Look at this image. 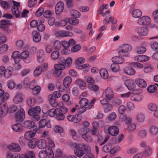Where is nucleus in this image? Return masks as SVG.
I'll list each match as a JSON object with an SVG mask.
<instances>
[{
  "mask_svg": "<svg viewBox=\"0 0 158 158\" xmlns=\"http://www.w3.org/2000/svg\"><path fill=\"white\" fill-rule=\"evenodd\" d=\"M92 125L93 128L90 130V132L93 135H94L97 133L98 127H102L104 125V123L101 120L98 122L94 121L92 123Z\"/></svg>",
  "mask_w": 158,
  "mask_h": 158,
  "instance_id": "423d86ee",
  "label": "nucleus"
},
{
  "mask_svg": "<svg viewBox=\"0 0 158 158\" xmlns=\"http://www.w3.org/2000/svg\"><path fill=\"white\" fill-rule=\"evenodd\" d=\"M157 90V87L155 84L151 85L149 86L147 88V90L149 93H153Z\"/></svg>",
  "mask_w": 158,
  "mask_h": 158,
  "instance_id": "864d4df0",
  "label": "nucleus"
},
{
  "mask_svg": "<svg viewBox=\"0 0 158 158\" xmlns=\"http://www.w3.org/2000/svg\"><path fill=\"white\" fill-rule=\"evenodd\" d=\"M41 110L40 106H36L29 109L28 111V114L32 118L34 121H37L40 119V116L39 114Z\"/></svg>",
  "mask_w": 158,
  "mask_h": 158,
  "instance_id": "f03ea898",
  "label": "nucleus"
},
{
  "mask_svg": "<svg viewBox=\"0 0 158 158\" xmlns=\"http://www.w3.org/2000/svg\"><path fill=\"white\" fill-rule=\"evenodd\" d=\"M132 16L135 18H139L142 15L141 11L139 9L133 10L131 12Z\"/></svg>",
  "mask_w": 158,
  "mask_h": 158,
  "instance_id": "c9c22d12",
  "label": "nucleus"
},
{
  "mask_svg": "<svg viewBox=\"0 0 158 158\" xmlns=\"http://www.w3.org/2000/svg\"><path fill=\"white\" fill-rule=\"evenodd\" d=\"M118 54L120 56L123 57H129L130 56L129 52L120 48L119 49Z\"/></svg>",
  "mask_w": 158,
  "mask_h": 158,
  "instance_id": "6e6d98bb",
  "label": "nucleus"
},
{
  "mask_svg": "<svg viewBox=\"0 0 158 158\" xmlns=\"http://www.w3.org/2000/svg\"><path fill=\"white\" fill-rule=\"evenodd\" d=\"M16 47L18 50H20L23 47L24 43L22 40H20L17 41L15 43Z\"/></svg>",
  "mask_w": 158,
  "mask_h": 158,
  "instance_id": "0e129e2a",
  "label": "nucleus"
},
{
  "mask_svg": "<svg viewBox=\"0 0 158 158\" xmlns=\"http://www.w3.org/2000/svg\"><path fill=\"white\" fill-rule=\"evenodd\" d=\"M38 142V140L36 139H32L28 143V146L31 148H34L35 147Z\"/></svg>",
  "mask_w": 158,
  "mask_h": 158,
  "instance_id": "a18cd8bd",
  "label": "nucleus"
},
{
  "mask_svg": "<svg viewBox=\"0 0 158 158\" xmlns=\"http://www.w3.org/2000/svg\"><path fill=\"white\" fill-rule=\"evenodd\" d=\"M48 98L49 102L52 106L56 107L57 106V101L52 95H49Z\"/></svg>",
  "mask_w": 158,
  "mask_h": 158,
  "instance_id": "a19ab883",
  "label": "nucleus"
},
{
  "mask_svg": "<svg viewBox=\"0 0 158 158\" xmlns=\"http://www.w3.org/2000/svg\"><path fill=\"white\" fill-rule=\"evenodd\" d=\"M151 48L154 51L158 52V42L156 41H153L150 44Z\"/></svg>",
  "mask_w": 158,
  "mask_h": 158,
  "instance_id": "680f3d73",
  "label": "nucleus"
},
{
  "mask_svg": "<svg viewBox=\"0 0 158 158\" xmlns=\"http://www.w3.org/2000/svg\"><path fill=\"white\" fill-rule=\"evenodd\" d=\"M12 128L15 132H20L23 130V128L22 124L20 123H17L12 125Z\"/></svg>",
  "mask_w": 158,
  "mask_h": 158,
  "instance_id": "2f4dec72",
  "label": "nucleus"
},
{
  "mask_svg": "<svg viewBox=\"0 0 158 158\" xmlns=\"http://www.w3.org/2000/svg\"><path fill=\"white\" fill-rule=\"evenodd\" d=\"M120 119L122 121H125L127 124L131 123L132 120L131 117L125 114L121 115L120 117Z\"/></svg>",
  "mask_w": 158,
  "mask_h": 158,
  "instance_id": "49530a36",
  "label": "nucleus"
},
{
  "mask_svg": "<svg viewBox=\"0 0 158 158\" xmlns=\"http://www.w3.org/2000/svg\"><path fill=\"white\" fill-rule=\"evenodd\" d=\"M16 120L19 122L23 120L25 118V111L23 109L20 108L15 114Z\"/></svg>",
  "mask_w": 158,
  "mask_h": 158,
  "instance_id": "f3484780",
  "label": "nucleus"
},
{
  "mask_svg": "<svg viewBox=\"0 0 158 158\" xmlns=\"http://www.w3.org/2000/svg\"><path fill=\"white\" fill-rule=\"evenodd\" d=\"M13 5L12 8V12L13 14L16 17H19L20 15V12L18 8V6L20 5V3L19 2L13 1Z\"/></svg>",
  "mask_w": 158,
  "mask_h": 158,
  "instance_id": "9b49d317",
  "label": "nucleus"
},
{
  "mask_svg": "<svg viewBox=\"0 0 158 158\" xmlns=\"http://www.w3.org/2000/svg\"><path fill=\"white\" fill-rule=\"evenodd\" d=\"M125 84L128 89L131 90L135 89L136 87V85L133 80L128 79L125 82Z\"/></svg>",
  "mask_w": 158,
  "mask_h": 158,
  "instance_id": "5701e85b",
  "label": "nucleus"
},
{
  "mask_svg": "<svg viewBox=\"0 0 158 158\" xmlns=\"http://www.w3.org/2000/svg\"><path fill=\"white\" fill-rule=\"evenodd\" d=\"M151 19L148 16L145 15L139 18L137 20V23L139 25L149 26L151 23Z\"/></svg>",
  "mask_w": 158,
  "mask_h": 158,
  "instance_id": "39448f33",
  "label": "nucleus"
},
{
  "mask_svg": "<svg viewBox=\"0 0 158 158\" xmlns=\"http://www.w3.org/2000/svg\"><path fill=\"white\" fill-rule=\"evenodd\" d=\"M19 155L21 154H13L10 152H8L6 153V158H19Z\"/></svg>",
  "mask_w": 158,
  "mask_h": 158,
  "instance_id": "338daca9",
  "label": "nucleus"
},
{
  "mask_svg": "<svg viewBox=\"0 0 158 158\" xmlns=\"http://www.w3.org/2000/svg\"><path fill=\"white\" fill-rule=\"evenodd\" d=\"M36 101V99L31 96L28 97L27 99V102L29 106L31 107L34 106Z\"/></svg>",
  "mask_w": 158,
  "mask_h": 158,
  "instance_id": "58836bf2",
  "label": "nucleus"
},
{
  "mask_svg": "<svg viewBox=\"0 0 158 158\" xmlns=\"http://www.w3.org/2000/svg\"><path fill=\"white\" fill-rule=\"evenodd\" d=\"M119 48L128 52L131 51L132 49L131 46L128 44H125L122 45Z\"/></svg>",
  "mask_w": 158,
  "mask_h": 158,
  "instance_id": "e2e57ef3",
  "label": "nucleus"
},
{
  "mask_svg": "<svg viewBox=\"0 0 158 158\" xmlns=\"http://www.w3.org/2000/svg\"><path fill=\"white\" fill-rule=\"evenodd\" d=\"M53 131L56 133H61L64 131V130L61 126L57 125L54 126Z\"/></svg>",
  "mask_w": 158,
  "mask_h": 158,
  "instance_id": "bf43d9fd",
  "label": "nucleus"
},
{
  "mask_svg": "<svg viewBox=\"0 0 158 158\" xmlns=\"http://www.w3.org/2000/svg\"><path fill=\"white\" fill-rule=\"evenodd\" d=\"M24 96L22 93L18 92L14 96L13 99L14 103L16 104L22 103L23 102Z\"/></svg>",
  "mask_w": 158,
  "mask_h": 158,
  "instance_id": "ddd939ff",
  "label": "nucleus"
},
{
  "mask_svg": "<svg viewBox=\"0 0 158 158\" xmlns=\"http://www.w3.org/2000/svg\"><path fill=\"white\" fill-rule=\"evenodd\" d=\"M11 57L14 60L16 64H18L21 60L20 53L18 51L13 52L11 54Z\"/></svg>",
  "mask_w": 158,
  "mask_h": 158,
  "instance_id": "aec40b11",
  "label": "nucleus"
},
{
  "mask_svg": "<svg viewBox=\"0 0 158 158\" xmlns=\"http://www.w3.org/2000/svg\"><path fill=\"white\" fill-rule=\"evenodd\" d=\"M150 133L153 135H155L158 133V127L156 125H153L149 128Z\"/></svg>",
  "mask_w": 158,
  "mask_h": 158,
  "instance_id": "de8ad7c7",
  "label": "nucleus"
},
{
  "mask_svg": "<svg viewBox=\"0 0 158 158\" xmlns=\"http://www.w3.org/2000/svg\"><path fill=\"white\" fill-rule=\"evenodd\" d=\"M38 156L39 158H52L54 156V153L51 148H47L40 151Z\"/></svg>",
  "mask_w": 158,
  "mask_h": 158,
  "instance_id": "7ed1b4c3",
  "label": "nucleus"
},
{
  "mask_svg": "<svg viewBox=\"0 0 158 158\" xmlns=\"http://www.w3.org/2000/svg\"><path fill=\"white\" fill-rule=\"evenodd\" d=\"M76 84L79 86L80 89L83 90L85 89L87 85L86 82L81 79H77L76 81Z\"/></svg>",
  "mask_w": 158,
  "mask_h": 158,
  "instance_id": "cd10ccee",
  "label": "nucleus"
},
{
  "mask_svg": "<svg viewBox=\"0 0 158 158\" xmlns=\"http://www.w3.org/2000/svg\"><path fill=\"white\" fill-rule=\"evenodd\" d=\"M147 108L150 111L154 112L158 109V106L155 103L150 102L148 104Z\"/></svg>",
  "mask_w": 158,
  "mask_h": 158,
  "instance_id": "ea45409f",
  "label": "nucleus"
},
{
  "mask_svg": "<svg viewBox=\"0 0 158 158\" xmlns=\"http://www.w3.org/2000/svg\"><path fill=\"white\" fill-rule=\"evenodd\" d=\"M135 82L136 85L139 87L144 88L147 86V83L144 80L141 78L135 79Z\"/></svg>",
  "mask_w": 158,
  "mask_h": 158,
  "instance_id": "a878e982",
  "label": "nucleus"
},
{
  "mask_svg": "<svg viewBox=\"0 0 158 158\" xmlns=\"http://www.w3.org/2000/svg\"><path fill=\"white\" fill-rule=\"evenodd\" d=\"M9 109L7 104L6 103H2L0 105V117L2 118L7 114Z\"/></svg>",
  "mask_w": 158,
  "mask_h": 158,
  "instance_id": "4468645a",
  "label": "nucleus"
},
{
  "mask_svg": "<svg viewBox=\"0 0 158 158\" xmlns=\"http://www.w3.org/2000/svg\"><path fill=\"white\" fill-rule=\"evenodd\" d=\"M55 118L58 121H61L63 120L65 118L64 115L63 113L60 111V110L59 109L57 112L56 113Z\"/></svg>",
  "mask_w": 158,
  "mask_h": 158,
  "instance_id": "37998d69",
  "label": "nucleus"
},
{
  "mask_svg": "<svg viewBox=\"0 0 158 158\" xmlns=\"http://www.w3.org/2000/svg\"><path fill=\"white\" fill-rule=\"evenodd\" d=\"M45 59V54L43 49H40L37 51L36 53V60L38 63H41Z\"/></svg>",
  "mask_w": 158,
  "mask_h": 158,
  "instance_id": "6e6552de",
  "label": "nucleus"
},
{
  "mask_svg": "<svg viewBox=\"0 0 158 158\" xmlns=\"http://www.w3.org/2000/svg\"><path fill=\"white\" fill-rule=\"evenodd\" d=\"M112 61L114 63L118 65L123 63L125 60L121 56H115L112 58Z\"/></svg>",
  "mask_w": 158,
  "mask_h": 158,
  "instance_id": "c756f323",
  "label": "nucleus"
},
{
  "mask_svg": "<svg viewBox=\"0 0 158 158\" xmlns=\"http://www.w3.org/2000/svg\"><path fill=\"white\" fill-rule=\"evenodd\" d=\"M10 23V21L8 20H3L1 21L0 25V28L6 30L8 27V25Z\"/></svg>",
  "mask_w": 158,
  "mask_h": 158,
  "instance_id": "8fccbe9b",
  "label": "nucleus"
},
{
  "mask_svg": "<svg viewBox=\"0 0 158 158\" xmlns=\"http://www.w3.org/2000/svg\"><path fill=\"white\" fill-rule=\"evenodd\" d=\"M60 55L59 52L57 51H54L52 52L51 54V57L54 60L57 59Z\"/></svg>",
  "mask_w": 158,
  "mask_h": 158,
  "instance_id": "052dcab7",
  "label": "nucleus"
},
{
  "mask_svg": "<svg viewBox=\"0 0 158 158\" xmlns=\"http://www.w3.org/2000/svg\"><path fill=\"white\" fill-rule=\"evenodd\" d=\"M110 68L112 71L115 73L118 72L120 69L119 65L114 63H113L110 65Z\"/></svg>",
  "mask_w": 158,
  "mask_h": 158,
  "instance_id": "13d9d810",
  "label": "nucleus"
},
{
  "mask_svg": "<svg viewBox=\"0 0 158 158\" xmlns=\"http://www.w3.org/2000/svg\"><path fill=\"white\" fill-rule=\"evenodd\" d=\"M95 102V99H93L90 102H89L87 99L85 98H83L80 100L79 103L81 106L87 107V108L90 109L92 107Z\"/></svg>",
  "mask_w": 158,
  "mask_h": 158,
  "instance_id": "1a4fd4ad",
  "label": "nucleus"
},
{
  "mask_svg": "<svg viewBox=\"0 0 158 158\" xmlns=\"http://www.w3.org/2000/svg\"><path fill=\"white\" fill-rule=\"evenodd\" d=\"M13 73V68L11 66H9L6 69L4 77L6 78H9L12 75Z\"/></svg>",
  "mask_w": 158,
  "mask_h": 158,
  "instance_id": "e433bc0d",
  "label": "nucleus"
},
{
  "mask_svg": "<svg viewBox=\"0 0 158 158\" xmlns=\"http://www.w3.org/2000/svg\"><path fill=\"white\" fill-rule=\"evenodd\" d=\"M137 33L140 35L142 36H147L149 32V29L146 27H138L137 29Z\"/></svg>",
  "mask_w": 158,
  "mask_h": 158,
  "instance_id": "a211bd4d",
  "label": "nucleus"
},
{
  "mask_svg": "<svg viewBox=\"0 0 158 158\" xmlns=\"http://www.w3.org/2000/svg\"><path fill=\"white\" fill-rule=\"evenodd\" d=\"M131 66H132L130 65V64L129 65L126 67L124 69V72L127 75L132 76L135 75V69Z\"/></svg>",
  "mask_w": 158,
  "mask_h": 158,
  "instance_id": "393cba45",
  "label": "nucleus"
},
{
  "mask_svg": "<svg viewBox=\"0 0 158 158\" xmlns=\"http://www.w3.org/2000/svg\"><path fill=\"white\" fill-rule=\"evenodd\" d=\"M35 125V123L31 120L26 121L24 122V126L28 129H32L34 127Z\"/></svg>",
  "mask_w": 158,
  "mask_h": 158,
  "instance_id": "79ce46f5",
  "label": "nucleus"
},
{
  "mask_svg": "<svg viewBox=\"0 0 158 158\" xmlns=\"http://www.w3.org/2000/svg\"><path fill=\"white\" fill-rule=\"evenodd\" d=\"M104 130L105 133L112 136L117 135L119 131L118 128L115 126H106Z\"/></svg>",
  "mask_w": 158,
  "mask_h": 158,
  "instance_id": "20e7f679",
  "label": "nucleus"
},
{
  "mask_svg": "<svg viewBox=\"0 0 158 158\" xmlns=\"http://www.w3.org/2000/svg\"><path fill=\"white\" fill-rule=\"evenodd\" d=\"M42 72L40 66H37L34 71L33 75L35 77L39 76L42 74Z\"/></svg>",
  "mask_w": 158,
  "mask_h": 158,
  "instance_id": "4d7b16f0",
  "label": "nucleus"
},
{
  "mask_svg": "<svg viewBox=\"0 0 158 158\" xmlns=\"http://www.w3.org/2000/svg\"><path fill=\"white\" fill-rule=\"evenodd\" d=\"M116 117L117 115L115 113L112 112L106 117V122L107 123H110L113 121L114 120Z\"/></svg>",
  "mask_w": 158,
  "mask_h": 158,
  "instance_id": "f704fd0d",
  "label": "nucleus"
},
{
  "mask_svg": "<svg viewBox=\"0 0 158 158\" xmlns=\"http://www.w3.org/2000/svg\"><path fill=\"white\" fill-rule=\"evenodd\" d=\"M72 79L69 76L65 77L64 79L63 84L64 86L66 88H69L72 82Z\"/></svg>",
  "mask_w": 158,
  "mask_h": 158,
  "instance_id": "473e14b6",
  "label": "nucleus"
},
{
  "mask_svg": "<svg viewBox=\"0 0 158 158\" xmlns=\"http://www.w3.org/2000/svg\"><path fill=\"white\" fill-rule=\"evenodd\" d=\"M152 16L154 22L158 24V9L155 10L153 12Z\"/></svg>",
  "mask_w": 158,
  "mask_h": 158,
  "instance_id": "774afa93",
  "label": "nucleus"
},
{
  "mask_svg": "<svg viewBox=\"0 0 158 158\" xmlns=\"http://www.w3.org/2000/svg\"><path fill=\"white\" fill-rule=\"evenodd\" d=\"M154 69L153 67L151 65L145 66L143 68V72L146 74H148L153 72Z\"/></svg>",
  "mask_w": 158,
  "mask_h": 158,
  "instance_id": "603ef678",
  "label": "nucleus"
},
{
  "mask_svg": "<svg viewBox=\"0 0 158 158\" xmlns=\"http://www.w3.org/2000/svg\"><path fill=\"white\" fill-rule=\"evenodd\" d=\"M0 96L3 101L7 100L9 98V95L8 93H5L4 90L1 91Z\"/></svg>",
  "mask_w": 158,
  "mask_h": 158,
  "instance_id": "5fc2aeb1",
  "label": "nucleus"
},
{
  "mask_svg": "<svg viewBox=\"0 0 158 158\" xmlns=\"http://www.w3.org/2000/svg\"><path fill=\"white\" fill-rule=\"evenodd\" d=\"M150 59V57L145 55H141L135 56L134 59L135 61L143 63L146 62Z\"/></svg>",
  "mask_w": 158,
  "mask_h": 158,
  "instance_id": "4be33fe9",
  "label": "nucleus"
},
{
  "mask_svg": "<svg viewBox=\"0 0 158 158\" xmlns=\"http://www.w3.org/2000/svg\"><path fill=\"white\" fill-rule=\"evenodd\" d=\"M145 116L142 113L137 114L135 116V119L136 121L139 123L143 122L145 120Z\"/></svg>",
  "mask_w": 158,
  "mask_h": 158,
  "instance_id": "c03bdc74",
  "label": "nucleus"
},
{
  "mask_svg": "<svg viewBox=\"0 0 158 158\" xmlns=\"http://www.w3.org/2000/svg\"><path fill=\"white\" fill-rule=\"evenodd\" d=\"M37 131H35V129L33 131H30L26 132L24 135V136L27 140H30L35 136Z\"/></svg>",
  "mask_w": 158,
  "mask_h": 158,
  "instance_id": "bb28decb",
  "label": "nucleus"
},
{
  "mask_svg": "<svg viewBox=\"0 0 158 158\" xmlns=\"http://www.w3.org/2000/svg\"><path fill=\"white\" fill-rule=\"evenodd\" d=\"M106 98L108 100H110L114 97V92L112 89L110 87H108L105 90L103 93Z\"/></svg>",
  "mask_w": 158,
  "mask_h": 158,
  "instance_id": "6ab92c4d",
  "label": "nucleus"
},
{
  "mask_svg": "<svg viewBox=\"0 0 158 158\" xmlns=\"http://www.w3.org/2000/svg\"><path fill=\"white\" fill-rule=\"evenodd\" d=\"M21 59L23 60L24 62L28 64L31 61L30 53L28 51H24L20 53Z\"/></svg>",
  "mask_w": 158,
  "mask_h": 158,
  "instance_id": "2eb2a0df",
  "label": "nucleus"
},
{
  "mask_svg": "<svg viewBox=\"0 0 158 158\" xmlns=\"http://www.w3.org/2000/svg\"><path fill=\"white\" fill-rule=\"evenodd\" d=\"M59 109L58 108H52L47 112L44 111V110H42V112L44 114H46L47 113V114L50 117H54L56 116Z\"/></svg>",
  "mask_w": 158,
  "mask_h": 158,
  "instance_id": "72a5a7b5",
  "label": "nucleus"
},
{
  "mask_svg": "<svg viewBox=\"0 0 158 158\" xmlns=\"http://www.w3.org/2000/svg\"><path fill=\"white\" fill-rule=\"evenodd\" d=\"M7 148L11 151L14 152H19L21 150V147L17 143H12L7 145Z\"/></svg>",
  "mask_w": 158,
  "mask_h": 158,
  "instance_id": "9d476101",
  "label": "nucleus"
},
{
  "mask_svg": "<svg viewBox=\"0 0 158 158\" xmlns=\"http://www.w3.org/2000/svg\"><path fill=\"white\" fill-rule=\"evenodd\" d=\"M65 68L64 64L61 63L55 64L54 65V70L53 72L54 75L56 77L59 76L61 74L62 70Z\"/></svg>",
  "mask_w": 158,
  "mask_h": 158,
  "instance_id": "0eeeda50",
  "label": "nucleus"
},
{
  "mask_svg": "<svg viewBox=\"0 0 158 158\" xmlns=\"http://www.w3.org/2000/svg\"><path fill=\"white\" fill-rule=\"evenodd\" d=\"M19 158H35V156L33 151H28L25 154L19 155Z\"/></svg>",
  "mask_w": 158,
  "mask_h": 158,
  "instance_id": "7c9ffc66",
  "label": "nucleus"
},
{
  "mask_svg": "<svg viewBox=\"0 0 158 158\" xmlns=\"http://www.w3.org/2000/svg\"><path fill=\"white\" fill-rule=\"evenodd\" d=\"M64 8V4L63 2L60 1L56 5L55 7L56 14L59 15L62 13Z\"/></svg>",
  "mask_w": 158,
  "mask_h": 158,
  "instance_id": "dca6fc26",
  "label": "nucleus"
},
{
  "mask_svg": "<svg viewBox=\"0 0 158 158\" xmlns=\"http://www.w3.org/2000/svg\"><path fill=\"white\" fill-rule=\"evenodd\" d=\"M47 140H45L43 139L40 140L38 142V147L40 149H45L47 148H50L48 146L47 143Z\"/></svg>",
  "mask_w": 158,
  "mask_h": 158,
  "instance_id": "c85d7f7f",
  "label": "nucleus"
},
{
  "mask_svg": "<svg viewBox=\"0 0 158 158\" xmlns=\"http://www.w3.org/2000/svg\"><path fill=\"white\" fill-rule=\"evenodd\" d=\"M0 6L5 10H7L10 8V6L7 1L0 0Z\"/></svg>",
  "mask_w": 158,
  "mask_h": 158,
  "instance_id": "3c124183",
  "label": "nucleus"
},
{
  "mask_svg": "<svg viewBox=\"0 0 158 158\" xmlns=\"http://www.w3.org/2000/svg\"><path fill=\"white\" fill-rule=\"evenodd\" d=\"M82 137L86 142L90 143L92 141V138L91 136L90 133H86L85 134L81 135Z\"/></svg>",
  "mask_w": 158,
  "mask_h": 158,
  "instance_id": "09e8293b",
  "label": "nucleus"
},
{
  "mask_svg": "<svg viewBox=\"0 0 158 158\" xmlns=\"http://www.w3.org/2000/svg\"><path fill=\"white\" fill-rule=\"evenodd\" d=\"M152 153V149L150 147H147L144 151V156H150Z\"/></svg>",
  "mask_w": 158,
  "mask_h": 158,
  "instance_id": "69168bd1",
  "label": "nucleus"
},
{
  "mask_svg": "<svg viewBox=\"0 0 158 158\" xmlns=\"http://www.w3.org/2000/svg\"><path fill=\"white\" fill-rule=\"evenodd\" d=\"M46 120L45 119H41L39 122V127L35 128V131L38 134H40L42 132V128L46 126Z\"/></svg>",
  "mask_w": 158,
  "mask_h": 158,
  "instance_id": "b1692460",
  "label": "nucleus"
},
{
  "mask_svg": "<svg viewBox=\"0 0 158 158\" xmlns=\"http://www.w3.org/2000/svg\"><path fill=\"white\" fill-rule=\"evenodd\" d=\"M143 99V95L140 94L132 93L130 99L131 100L135 102H140Z\"/></svg>",
  "mask_w": 158,
  "mask_h": 158,
  "instance_id": "412c9836",
  "label": "nucleus"
},
{
  "mask_svg": "<svg viewBox=\"0 0 158 158\" xmlns=\"http://www.w3.org/2000/svg\"><path fill=\"white\" fill-rule=\"evenodd\" d=\"M55 34L57 37H72L73 36V34L72 32L64 30L57 31Z\"/></svg>",
  "mask_w": 158,
  "mask_h": 158,
  "instance_id": "f8f14e48",
  "label": "nucleus"
},
{
  "mask_svg": "<svg viewBox=\"0 0 158 158\" xmlns=\"http://www.w3.org/2000/svg\"><path fill=\"white\" fill-rule=\"evenodd\" d=\"M100 74L101 77L104 79H106L109 77L108 71L105 68H102L100 70Z\"/></svg>",
  "mask_w": 158,
  "mask_h": 158,
  "instance_id": "4c0bfd02",
  "label": "nucleus"
},
{
  "mask_svg": "<svg viewBox=\"0 0 158 158\" xmlns=\"http://www.w3.org/2000/svg\"><path fill=\"white\" fill-rule=\"evenodd\" d=\"M76 149L74 150V154L78 157H82L85 154V152L90 150V147L88 145L84 143L76 144L75 145Z\"/></svg>",
  "mask_w": 158,
  "mask_h": 158,
  "instance_id": "f257e3e1",
  "label": "nucleus"
}]
</instances>
